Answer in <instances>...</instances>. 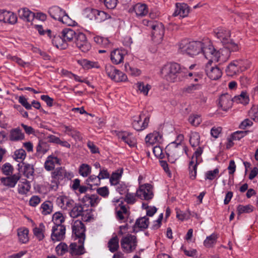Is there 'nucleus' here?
Wrapping results in <instances>:
<instances>
[{
    "instance_id": "obj_4",
    "label": "nucleus",
    "mask_w": 258,
    "mask_h": 258,
    "mask_svg": "<svg viewBox=\"0 0 258 258\" xmlns=\"http://www.w3.org/2000/svg\"><path fill=\"white\" fill-rule=\"evenodd\" d=\"M48 12L50 17L55 20L69 26L75 24V21L70 18L66 11L58 6L50 7Z\"/></svg>"
},
{
    "instance_id": "obj_55",
    "label": "nucleus",
    "mask_w": 258,
    "mask_h": 258,
    "mask_svg": "<svg viewBox=\"0 0 258 258\" xmlns=\"http://www.w3.org/2000/svg\"><path fill=\"white\" fill-rule=\"evenodd\" d=\"M91 167L86 164H82L79 168V173L83 177L88 176L91 173Z\"/></svg>"
},
{
    "instance_id": "obj_11",
    "label": "nucleus",
    "mask_w": 258,
    "mask_h": 258,
    "mask_svg": "<svg viewBox=\"0 0 258 258\" xmlns=\"http://www.w3.org/2000/svg\"><path fill=\"white\" fill-rule=\"evenodd\" d=\"M106 72L108 76L115 82L125 81L127 79L125 74L110 64L106 66Z\"/></svg>"
},
{
    "instance_id": "obj_15",
    "label": "nucleus",
    "mask_w": 258,
    "mask_h": 258,
    "mask_svg": "<svg viewBox=\"0 0 258 258\" xmlns=\"http://www.w3.org/2000/svg\"><path fill=\"white\" fill-rule=\"evenodd\" d=\"M113 206L115 207L116 216L119 220H123L125 216L128 214L127 208L123 205L122 201L120 199L114 198L112 201Z\"/></svg>"
},
{
    "instance_id": "obj_20",
    "label": "nucleus",
    "mask_w": 258,
    "mask_h": 258,
    "mask_svg": "<svg viewBox=\"0 0 258 258\" xmlns=\"http://www.w3.org/2000/svg\"><path fill=\"white\" fill-rule=\"evenodd\" d=\"M101 199L97 195L87 194L80 198V201L88 207H96L100 203Z\"/></svg>"
},
{
    "instance_id": "obj_7",
    "label": "nucleus",
    "mask_w": 258,
    "mask_h": 258,
    "mask_svg": "<svg viewBox=\"0 0 258 258\" xmlns=\"http://www.w3.org/2000/svg\"><path fill=\"white\" fill-rule=\"evenodd\" d=\"M149 117L144 113L132 117V125L135 130L141 131L145 129L148 125Z\"/></svg>"
},
{
    "instance_id": "obj_2",
    "label": "nucleus",
    "mask_w": 258,
    "mask_h": 258,
    "mask_svg": "<svg viewBox=\"0 0 258 258\" xmlns=\"http://www.w3.org/2000/svg\"><path fill=\"white\" fill-rule=\"evenodd\" d=\"M203 43L201 41H189L184 39L178 45V53H186L191 56L198 55L202 51Z\"/></svg>"
},
{
    "instance_id": "obj_58",
    "label": "nucleus",
    "mask_w": 258,
    "mask_h": 258,
    "mask_svg": "<svg viewBox=\"0 0 258 258\" xmlns=\"http://www.w3.org/2000/svg\"><path fill=\"white\" fill-rule=\"evenodd\" d=\"M240 72L244 71L250 67L251 62L248 60H237Z\"/></svg>"
},
{
    "instance_id": "obj_36",
    "label": "nucleus",
    "mask_w": 258,
    "mask_h": 258,
    "mask_svg": "<svg viewBox=\"0 0 258 258\" xmlns=\"http://www.w3.org/2000/svg\"><path fill=\"white\" fill-rule=\"evenodd\" d=\"M149 224V222L148 218L144 216L141 218H139L136 221L134 225V231H138V230L137 229V228H138L139 230L146 229L148 227Z\"/></svg>"
},
{
    "instance_id": "obj_33",
    "label": "nucleus",
    "mask_w": 258,
    "mask_h": 258,
    "mask_svg": "<svg viewBox=\"0 0 258 258\" xmlns=\"http://www.w3.org/2000/svg\"><path fill=\"white\" fill-rule=\"evenodd\" d=\"M59 160L54 156H49L47 157L45 162V168L48 171L54 169L56 165H59Z\"/></svg>"
},
{
    "instance_id": "obj_63",
    "label": "nucleus",
    "mask_w": 258,
    "mask_h": 258,
    "mask_svg": "<svg viewBox=\"0 0 258 258\" xmlns=\"http://www.w3.org/2000/svg\"><path fill=\"white\" fill-rule=\"evenodd\" d=\"M18 102L27 109H31L32 105L28 102V99L23 96H20L18 98Z\"/></svg>"
},
{
    "instance_id": "obj_41",
    "label": "nucleus",
    "mask_w": 258,
    "mask_h": 258,
    "mask_svg": "<svg viewBox=\"0 0 258 258\" xmlns=\"http://www.w3.org/2000/svg\"><path fill=\"white\" fill-rule=\"evenodd\" d=\"M94 41L97 44L104 47H109L111 46V42L107 38L95 36L94 37Z\"/></svg>"
},
{
    "instance_id": "obj_6",
    "label": "nucleus",
    "mask_w": 258,
    "mask_h": 258,
    "mask_svg": "<svg viewBox=\"0 0 258 258\" xmlns=\"http://www.w3.org/2000/svg\"><path fill=\"white\" fill-rule=\"evenodd\" d=\"M138 244V241L136 236L128 234L122 237L120 240L121 247L124 252L131 253L134 251Z\"/></svg>"
},
{
    "instance_id": "obj_46",
    "label": "nucleus",
    "mask_w": 258,
    "mask_h": 258,
    "mask_svg": "<svg viewBox=\"0 0 258 258\" xmlns=\"http://www.w3.org/2000/svg\"><path fill=\"white\" fill-rule=\"evenodd\" d=\"M217 239V236L215 233H212L207 236L204 241V244L206 247H211L216 244Z\"/></svg>"
},
{
    "instance_id": "obj_59",
    "label": "nucleus",
    "mask_w": 258,
    "mask_h": 258,
    "mask_svg": "<svg viewBox=\"0 0 258 258\" xmlns=\"http://www.w3.org/2000/svg\"><path fill=\"white\" fill-rule=\"evenodd\" d=\"M126 71L133 76H139L141 74V71L136 68L131 67L128 64L125 65Z\"/></svg>"
},
{
    "instance_id": "obj_32",
    "label": "nucleus",
    "mask_w": 258,
    "mask_h": 258,
    "mask_svg": "<svg viewBox=\"0 0 258 258\" xmlns=\"http://www.w3.org/2000/svg\"><path fill=\"white\" fill-rule=\"evenodd\" d=\"M77 61L78 63L85 70L99 68L100 67L97 62L90 61L86 59H78Z\"/></svg>"
},
{
    "instance_id": "obj_64",
    "label": "nucleus",
    "mask_w": 258,
    "mask_h": 258,
    "mask_svg": "<svg viewBox=\"0 0 258 258\" xmlns=\"http://www.w3.org/2000/svg\"><path fill=\"white\" fill-rule=\"evenodd\" d=\"M97 193L104 198H106L108 197L109 191L107 187L103 186L98 188L96 190Z\"/></svg>"
},
{
    "instance_id": "obj_31",
    "label": "nucleus",
    "mask_w": 258,
    "mask_h": 258,
    "mask_svg": "<svg viewBox=\"0 0 258 258\" xmlns=\"http://www.w3.org/2000/svg\"><path fill=\"white\" fill-rule=\"evenodd\" d=\"M18 184V191L20 194H26L30 189L31 185L29 181L26 178H20Z\"/></svg>"
},
{
    "instance_id": "obj_23",
    "label": "nucleus",
    "mask_w": 258,
    "mask_h": 258,
    "mask_svg": "<svg viewBox=\"0 0 258 258\" xmlns=\"http://www.w3.org/2000/svg\"><path fill=\"white\" fill-rule=\"evenodd\" d=\"M84 242L71 243L69 246V252L72 255H81L85 253Z\"/></svg>"
},
{
    "instance_id": "obj_49",
    "label": "nucleus",
    "mask_w": 258,
    "mask_h": 258,
    "mask_svg": "<svg viewBox=\"0 0 258 258\" xmlns=\"http://www.w3.org/2000/svg\"><path fill=\"white\" fill-rule=\"evenodd\" d=\"M188 121L192 125L198 126L202 122V119L200 115L192 114L189 116Z\"/></svg>"
},
{
    "instance_id": "obj_56",
    "label": "nucleus",
    "mask_w": 258,
    "mask_h": 258,
    "mask_svg": "<svg viewBox=\"0 0 258 258\" xmlns=\"http://www.w3.org/2000/svg\"><path fill=\"white\" fill-rule=\"evenodd\" d=\"M249 117L255 122H258V105H253L248 111Z\"/></svg>"
},
{
    "instance_id": "obj_28",
    "label": "nucleus",
    "mask_w": 258,
    "mask_h": 258,
    "mask_svg": "<svg viewBox=\"0 0 258 258\" xmlns=\"http://www.w3.org/2000/svg\"><path fill=\"white\" fill-rule=\"evenodd\" d=\"M178 74H180L182 77H186L191 78L193 77L195 81L197 82L200 79L202 78V74L199 72H190L185 68H181L178 66Z\"/></svg>"
},
{
    "instance_id": "obj_21",
    "label": "nucleus",
    "mask_w": 258,
    "mask_h": 258,
    "mask_svg": "<svg viewBox=\"0 0 258 258\" xmlns=\"http://www.w3.org/2000/svg\"><path fill=\"white\" fill-rule=\"evenodd\" d=\"M166 154L168 161L171 163H175L177 159V143L173 142L166 147Z\"/></svg>"
},
{
    "instance_id": "obj_53",
    "label": "nucleus",
    "mask_w": 258,
    "mask_h": 258,
    "mask_svg": "<svg viewBox=\"0 0 258 258\" xmlns=\"http://www.w3.org/2000/svg\"><path fill=\"white\" fill-rule=\"evenodd\" d=\"M20 178H1V183L8 187H14Z\"/></svg>"
},
{
    "instance_id": "obj_27",
    "label": "nucleus",
    "mask_w": 258,
    "mask_h": 258,
    "mask_svg": "<svg viewBox=\"0 0 258 258\" xmlns=\"http://www.w3.org/2000/svg\"><path fill=\"white\" fill-rule=\"evenodd\" d=\"M18 13L19 18L26 22H30L32 21L35 17L34 13L27 8L20 9Z\"/></svg>"
},
{
    "instance_id": "obj_16",
    "label": "nucleus",
    "mask_w": 258,
    "mask_h": 258,
    "mask_svg": "<svg viewBox=\"0 0 258 258\" xmlns=\"http://www.w3.org/2000/svg\"><path fill=\"white\" fill-rule=\"evenodd\" d=\"M76 45L83 52H88L91 48V45L88 41L86 35L82 33H79L77 34Z\"/></svg>"
},
{
    "instance_id": "obj_25",
    "label": "nucleus",
    "mask_w": 258,
    "mask_h": 258,
    "mask_svg": "<svg viewBox=\"0 0 258 258\" xmlns=\"http://www.w3.org/2000/svg\"><path fill=\"white\" fill-rule=\"evenodd\" d=\"M219 107L224 111H227L232 105V100L228 94L222 95L219 99Z\"/></svg>"
},
{
    "instance_id": "obj_48",
    "label": "nucleus",
    "mask_w": 258,
    "mask_h": 258,
    "mask_svg": "<svg viewBox=\"0 0 258 258\" xmlns=\"http://www.w3.org/2000/svg\"><path fill=\"white\" fill-rule=\"evenodd\" d=\"M137 87L140 93L146 96L148 95L149 91L151 88V86L150 85L145 84L142 82H138L137 83Z\"/></svg>"
},
{
    "instance_id": "obj_18",
    "label": "nucleus",
    "mask_w": 258,
    "mask_h": 258,
    "mask_svg": "<svg viewBox=\"0 0 258 258\" xmlns=\"http://www.w3.org/2000/svg\"><path fill=\"white\" fill-rule=\"evenodd\" d=\"M129 12L134 13L137 17L141 18L146 16L148 14L149 9L147 5L138 3L130 9Z\"/></svg>"
},
{
    "instance_id": "obj_38",
    "label": "nucleus",
    "mask_w": 258,
    "mask_h": 258,
    "mask_svg": "<svg viewBox=\"0 0 258 258\" xmlns=\"http://www.w3.org/2000/svg\"><path fill=\"white\" fill-rule=\"evenodd\" d=\"M29 230L27 228H20L18 230L19 241L22 243H26L29 241Z\"/></svg>"
},
{
    "instance_id": "obj_12",
    "label": "nucleus",
    "mask_w": 258,
    "mask_h": 258,
    "mask_svg": "<svg viewBox=\"0 0 258 258\" xmlns=\"http://www.w3.org/2000/svg\"><path fill=\"white\" fill-rule=\"evenodd\" d=\"M152 29V37L153 40L157 43H160L164 34V28L161 23L154 22L151 25Z\"/></svg>"
},
{
    "instance_id": "obj_24",
    "label": "nucleus",
    "mask_w": 258,
    "mask_h": 258,
    "mask_svg": "<svg viewBox=\"0 0 258 258\" xmlns=\"http://www.w3.org/2000/svg\"><path fill=\"white\" fill-rule=\"evenodd\" d=\"M62 131L71 136L76 141H80L82 140V138L81 134L79 132L77 131L74 127L71 125H63L61 126Z\"/></svg>"
},
{
    "instance_id": "obj_8",
    "label": "nucleus",
    "mask_w": 258,
    "mask_h": 258,
    "mask_svg": "<svg viewBox=\"0 0 258 258\" xmlns=\"http://www.w3.org/2000/svg\"><path fill=\"white\" fill-rule=\"evenodd\" d=\"M203 151V149L199 147L192 156L189 164V172L190 177H195L197 176V165L202 161L201 155Z\"/></svg>"
},
{
    "instance_id": "obj_47",
    "label": "nucleus",
    "mask_w": 258,
    "mask_h": 258,
    "mask_svg": "<svg viewBox=\"0 0 258 258\" xmlns=\"http://www.w3.org/2000/svg\"><path fill=\"white\" fill-rule=\"evenodd\" d=\"M65 221V218L63 214L60 212L55 213L52 216L53 225H63L62 223Z\"/></svg>"
},
{
    "instance_id": "obj_61",
    "label": "nucleus",
    "mask_w": 258,
    "mask_h": 258,
    "mask_svg": "<svg viewBox=\"0 0 258 258\" xmlns=\"http://www.w3.org/2000/svg\"><path fill=\"white\" fill-rule=\"evenodd\" d=\"M23 175L26 177H29L33 175L34 168L33 166L30 164H25L24 166Z\"/></svg>"
},
{
    "instance_id": "obj_22",
    "label": "nucleus",
    "mask_w": 258,
    "mask_h": 258,
    "mask_svg": "<svg viewBox=\"0 0 258 258\" xmlns=\"http://www.w3.org/2000/svg\"><path fill=\"white\" fill-rule=\"evenodd\" d=\"M118 138L126 143L131 147L135 146L136 140L132 133L127 132H121L117 134Z\"/></svg>"
},
{
    "instance_id": "obj_43",
    "label": "nucleus",
    "mask_w": 258,
    "mask_h": 258,
    "mask_svg": "<svg viewBox=\"0 0 258 258\" xmlns=\"http://www.w3.org/2000/svg\"><path fill=\"white\" fill-rule=\"evenodd\" d=\"M233 101L237 103L246 104L249 102V99L247 93L242 92L239 95L236 96L234 98Z\"/></svg>"
},
{
    "instance_id": "obj_26",
    "label": "nucleus",
    "mask_w": 258,
    "mask_h": 258,
    "mask_svg": "<svg viewBox=\"0 0 258 258\" xmlns=\"http://www.w3.org/2000/svg\"><path fill=\"white\" fill-rule=\"evenodd\" d=\"M125 53V51L123 49H116L113 50L110 54L111 61L116 64L121 63Z\"/></svg>"
},
{
    "instance_id": "obj_14",
    "label": "nucleus",
    "mask_w": 258,
    "mask_h": 258,
    "mask_svg": "<svg viewBox=\"0 0 258 258\" xmlns=\"http://www.w3.org/2000/svg\"><path fill=\"white\" fill-rule=\"evenodd\" d=\"M205 72L208 77L212 80H218L222 75L221 70L210 62H208L205 66Z\"/></svg>"
},
{
    "instance_id": "obj_54",
    "label": "nucleus",
    "mask_w": 258,
    "mask_h": 258,
    "mask_svg": "<svg viewBox=\"0 0 258 258\" xmlns=\"http://www.w3.org/2000/svg\"><path fill=\"white\" fill-rule=\"evenodd\" d=\"M253 211V207L250 205L245 206L239 205L237 207V211L238 215L243 213H249Z\"/></svg>"
},
{
    "instance_id": "obj_45",
    "label": "nucleus",
    "mask_w": 258,
    "mask_h": 258,
    "mask_svg": "<svg viewBox=\"0 0 258 258\" xmlns=\"http://www.w3.org/2000/svg\"><path fill=\"white\" fill-rule=\"evenodd\" d=\"M52 204L50 202H44L40 207L41 213L44 215L49 214L52 211Z\"/></svg>"
},
{
    "instance_id": "obj_29",
    "label": "nucleus",
    "mask_w": 258,
    "mask_h": 258,
    "mask_svg": "<svg viewBox=\"0 0 258 258\" xmlns=\"http://www.w3.org/2000/svg\"><path fill=\"white\" fill-rule=\"evenodd\" d=\"M69 210V215L73 218H77L79 216H83L85 213V211L84 210L82 206L79 204H76L75 202L74 205L71 207V209Z\"/></svg>"
},
{
    "instance_id": "obj_42",
    "label": "nucleus",
    "mask_w": 258,
    "mask_h": 258,
    "mask_svg": "<svg viewBox=\"0 0 258 258\" xmlns=\"http://www.w3.org/2000/svg\"><path fill=\"white\" fill-rule=\"evenodd\" d=\"M4 21L6 23L14 24L17 22V17L15 14L11 12L4 13Z\"/></svg>"
},
{
    "instance_id": "obj_9",
    "label": "nucleus",
    "mask_w": 258,
    "mask_h": 258,
    "mask_svg": "<svg viewBox=\"0 0 258 258\" xmlns=\"http://www.w3.org/2000/svg\"><path fill=\"white\" fill-rule=\"evenodd\" d=\"M73 234L75 236V240L80 242H84L85 240V228L84 224L80 220H76L72 226Z\"/></svg>"
},
{
    "instance_id": "obj_60",
    "label": "nucleus",
    "mask_w": 258,
    "mask_h": 258,
    "mask_svg": "<svg viewBox=\"0 0 258 258\" xmlns=\"http://www.w3.org/2000/svg\"><path fill=\"white\" fill-rule=\"evenodd\" d=\"M97 10L90 8H86L84 11L83 14L84 16L90 20H95L96 19V12Z\"/></svg>"
},
{
    "instance_id": "obj_34",
    "label": "nucleus",
    "mask_w": 258,
    "mask_h": 258,
    "mask_svg": "<svg viewBox=\"0 0 258 258\" xmlns=\"http://www.w3.org/2000/svg\"><path fill=\"white\" fill-rule=\"evenodd\" d=\"M77 36L75 31L71 28L64 29L61 32V36L66 43L71 41L75 37L77 38Z\"/></svg>"
},
{
    "instance_id": "obj_1",
    "label": "nucleus",
    "mask_w": 258,
    "mask_h": 258,
    "mask_svg": "<svg viewBox=\"0 0 258 258\" xmlns=\"http://www.w3.org/2000/svg\"><path fill=\"white\" fill-rule=\"evenodd\" d=\"M205 57L209 59L208 62L213 61L223 62L227 60L230 55V52L226 48L220 49V51H216L213 46L208 44L206 46L203 45L202 49Z\"/></svg>"
},
{
    "instance_id": "obj_35",
    "label": "nucleus",
    "mask_w": 258,
    "mask_h": 258,
    "mask_svg": "<svg viewBox=\"0 0 258 258\" xmlns=\"http://www.w3.org/2000/svg\"><path fill=\"white\" fill-rule=\"evenodd\" d=\"M237 60H235L229 64L226 70L228 76L232 77L240 72Z\"/></svg>"
},
{
    "instance_id": "obj_62",
    "label": "nucleus",
    "mask_w": 258,
    "mask_h": 258,
    "mask_svg": "<svg viewBox=\"0 0 258 258\" xmlns=\"http://www.w3.org/2000/svg\"><path fill=\"white\" fill-rule=\"evenodd\" d=\"M14 168L9 163H6L3 165L2 168L3 173L7 176H10L12 174Z\"/></svg>"
},
{
    "instance_id": "obj_3",
    "label": "nucleus",
    "mask_w": 258,
    "mask_h": 258,
    "mask_svg": "<svg viewBox=\"0 0 258 258\" xmlns=\"http://www.w3.org/2000/svg\"><path fill=\"white\" fill-rule=\"evenodd\" d=\"M215 35L216 37L223 43L226 46L224 48H226L231 51H236L238 49L237 45L230 39V31L222 27H219L216 29L215 31Z\"/></svg>"
},
{
    "instance_id": "obj_13",
    "label": "nucleus",
    "mask_w": 258,
    "mask_h": 258,
    "mask_svg": "<svg viewBox=\"0 0 258 258\" xmlns=\"http://www.w3.org/2000/svg\"><path fill=\"white\" fill-rule=\"evenodd\" d=\"M66 228L64 225H53L51 229V239L53 242L60 241L65 238Z\"/></svg>"
},
{
    "instance_id": "obj_19",
    "label": "nucleus",
    "mask_w": 258,
    "mask_h": 258,
    "mask_svg": "<svg viewBox=\"0 0 258 258\" xmlns=\"http://www.w3.org/2000/svg\"><path fill=\"white\" fill-rule=\"evenodd\" d=\"M56 204L61 209L69 210L74 205V201L65 195L59 196L56 199Z\"/></svg>"
},
{
    "instance_id": "obj_40",
    "label": "nucleus",
    "mask_w": 258,
    "mask_h": 258,
    "mask_svg": "<svg viewBox=\"0 0 258 258\" xmlns=\"http://www.w3.org/2000/svg\"><path fill=\"white\" fill-rule=\"evenodd\" d=\"M53 45L59 49H64L67 46V44L63 40L62 36H55L51 40Z\"/></svg>"
},
{
    "instance_id": "obj_17",
    "label": "nucleus",
    "mask_w": 258,
    "mask_h": 258,
    "mask_svg": "<svg viewBox=\"0 0 258 258\" xmlns=\"http://www.w3.org/2000/svg\"><path fill=\"white\" fill-rule=\"evenodd\" d=\"M163 141L162 134L158 131H153L147 135L145 142L147 146L161 144Z\"/></svg>"
},
{
    "instance_id": "obj_52",
    "label": "nucleus",
    "mask_w": 258,
    "mask_h": 258,
    "mask_svg": "<svg viewBox=\"0 0 258 258\" xmlns=\"http://www.w3.org/2000/svg\"><path fill=\"white\" fill-rule=\"evenodd\" d=\"M26 156L25 151L23 149H19L16 150L14 154V158L18 162L23 161Z\"/></svg>"
},
{
    "instance_id": "obj_50",
    "label": "nucleus",
    "mask_w": 258,
    "mask_h": 258,
    "mask_svg": "<svg viewBox=\"0 0 258 258\" xmlns=\"http://www.w3.org/2000/svg\"><path fill=\"white\" fill-rule=\"evenodd\" d=\"M189 142L192 147H197L200 143V136L197 132H191L190 136Z\"/></svg>"
},
{
    "instance_id": "obj_37",
    "label": "nucleus",
    "mask_w": 258,
    "mask_h": 258,
    "mask_svg": "<svg viewBox=\"0 0 258 258\" xmlns=\"http://www.w3.org/2000/svg\"><path fill=\"white\" fill-rule=\"evenodd\" d=\"M45 230V226L42 223H40L38 226L36 227L33 229V231L34 235L39 241L42 240L44 238V232Z\"/></svg>"
},
{
    "instance_id": "obj_30",
    "label": "nucleus",
    "mask_w": 258,
    "mask_h": 258,
    "mask_svg": "<svg viewBox=\"0 0 258 258\" xmlns=\"http://www.w3.org/2000/svg\"><path fill=\"white\" fill-rule=\"evenodd\" d=\"M9 138L11 141L17 142L23 140L25 138V135L19 128L17 127L10 131Z\"/></svg>"
},
{
    "instance_id": "obj_57",
    "label": "nucleus",
    "mask_w": 258,
    "mask_h": 258,
    "mask_svg": "<svg viewBox=\"0 0 258 258\" xmlns=\"http://www.w3.org/2000/svg\"><path fill=\"white\" fill-rule=\"evenodd\" d=\"M96 12V19L95 20L97 22H101L104 21L105 20L109 18V16L108 14L104 11H99L97 10Z\"/></svg>"
},
{
    "instance_id": "obj_39",
    "label": "nucleus",
    "mask_w": 258,
    "mask_h": 258,
    "mask_svg": "<svg viewBox=\"0 0 258 258\" xmlns=\"http://www.w3.org/2000/svg\"><path fill=\"white\" fill-rule=\"evenodd\" d=\"M108 247L111 252L117 251L119 248V239L116 235L112 237L108 242Z\"/></svg>"
},
{
    "instance_id": "obj_10",
    "label": "nucleus",
    "mask_w": 258,
    "mask_h": 258,
    "mask_svg": "<svg viewBox=\"0 0 258 258\" xmlns=\"http://www.w3.org/2000/svg\"><path fill=\"white\" fill-rule=\"evenodd\" d=\"M137 196L141 200L149 201L154 196L153 186L149 183L141 185L136 191Z\"/></svg>"
},
{
    "instance_id": "obj_51",
    "label": "nucleus",
    "mask_w": 258,
    "mask_h": 258,
    "mask_svg": "<svg viewBox=\"0 0 258 258\" xmlns=\"http://www.w3.org/2000/svg\"><path fill=\"white\" fill-rule=\"evenodd\" d=\"M57 254L62 255L67 252H69V247L66 243L60 242L55 247Z\"/></svg>"
},
{
    "instance_id": "obj_44",
    "label": "nucleus",
    "mask_w": 258,
    "mask_h": 258,
    "mask_svg": "<svg viewBox=\"0 0 258 258\" xmlns=\"http://www.w3.org/2000/svg\"><path fill=\"white\" fill-rule=\"evenodd\" d=\"M189 8L186 4L178 3V16L184 18L188 16L189 13Z\"/></svg>"
},
{
    "instance_id": "obj_5",
    "label": "nucleus",
    "mask_w": 258,
    "mask_h": 258,
    "mask_svg": "<svg viewBox=\"0 0 258 258\" xmlns=\"http://www.w3.org/2000/svg\"><path fill=\"white\" fill-rule=\"evenodd\" d=\"M161 77L170 82H174L177 78V64L176 63L166 64L160 71Z\"/></svg>"
}]
</instances>
